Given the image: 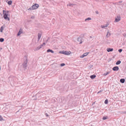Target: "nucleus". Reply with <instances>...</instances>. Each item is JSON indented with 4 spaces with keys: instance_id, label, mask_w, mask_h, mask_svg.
<instances>
[{
    "instance_id": "1",
    "label": "nucleus",
    "mask_w": 126,
    "mask_h": 126,
    "mask_svg": "<svg viewBox=\"0 0 126 126\" xmlns=\"http://www.w3.org/2000/svg\"><path fill=\"white\" fill-rule=\"evenodd\" d=\"M9 11H7L3 10V17L4 19L6 20L9 21L10 20V18L8 17L9 16Z\"/></svg>"
},
{
    "instance_id": "2",
    "label": "nucleus",
    "mask_w": 126,
    "mask_h": 126,
    "mask_svg": "<svg viewBox=\"0 0 126 126\" xmlns=\"http://www.w3.org/2000/svg\"><path fill=\"white\" fill-rule=\"evenodd\" d=\"M39 7V5L37 4H35L31 7L29 8L28 10H32L37 9Z\"/></svg>"
},
{
    "instance_id": "3",
    "label": "nucleus",
    "mask_w": 126,
    "mask_h": 126,
    "mask_svg": "<svg viewBox=\"0 0 126 126\" xmlns=\"http://www.w3.org/2000/svg\"><path fill=\"white\" fill-rule=\"evenodd\" d=\"M59 53L63 54L65 55H69L71 53V52L70 51H66L63 50L60 51Z\"/></svg>"
},
{
    "instance_id": "4",
    "label": "nucleus",
    "mask_w": 126,
    "mask_h": 126,
    "mask_svg": "<svg viewBox=\"0 0 126 126\" xmlns=\"http://www.w3.org/2000/svg\"><path fill=\"white\" fill-rule=\"evenodd\" d=\"M121 20V17L120 16H118L115 18V22H118Z\"/></svg>"
},
{
    "instance_id": "5",
    "label": "nucleus",
    "mask_w": 126,
    "mask_h": 126,
    "mask_svg": "<svg viewBox=\"0 0 126 126\" xmlns=\"http://www.w3.org/2000/svg\"><path fill=\"white\" fill-rule=\"evenodd\" d=\"M43 45H45V43H43V45H40L39 47H37V48H36L35 49V50H34L35 51H37V50H39L40 48H41L42 47Z\"/></svg>"
},
{
    "instance_id": "6",
    "label": "nucleus",
    "mask_w": 126,
    "mask_h": 126,
    "mask_svg": "<svg viewBox=\"0 0 126 126\" xmlns=\"http://www.w3.org/2000/svg\"><path fill=\"white\" fill-rule=\"evenodd\" d=\"M119 69V67L117 66L114 67L112 68L113 70L115 71H117Z\"/></svg>"
},
{
    "instance_id": "7",
    "label": "nucleus",
    "mask_w": 126,
    "mask_h": 126,
    "mask_svg": "<svg viewBox=\"0 0 126 126\" xmlns=\"http://www.w3.org/2000/svg\"><path fill=\"white\" fill-rule=\"evenodd\" d=\"M110 33L109 32V31L107 33V34L106 35V37L107 38H108L109 37L110 35Z\"/></svg>"
},
{
    "instance_id": "8",
    "label": "nucleus",
    "mask_w": 126,
    "mask_h": 126,
    "mask_svg": "<svg viewBox=\"0 0 126 126\" xmlns=\"http://www.w3.org/2000/svg\"><path fill=\"white\" fill-rule=\"evenodd\" d=\"M88 53H84L82 55L80 56V57L81 58H83L84 57L88 55Z\"/></svg>"
},
{
    "instance_id": "9",
    "label": "nucleus",
    "mask_w": 126,
    "mask_h": 126,
    "mask_svg": "<svg viewBox=\"0 0 126 126\" xmlns=\"http://www.w3.org/2000/svg\"><path fill=\"white\" fill-rule=\"evenodd\" d=\"M41 34L40 33H39L38 35V39L39 40L41 38Z\"/></svg>"
},
{
    "instance_id": "10",
    "label": "nucleus",
    "mask_w": 126,
    "mask_h": 126,
    "mask_svg": "<svg viewBox=\"0 0 126 126\" xmlns=\"http://www.w3.org/2000/svg\"><path fill=\"white\" fill-rule=\"evenodd\" d=\"M107 50L108 52L112 51L113 50V49L112 48H108L107 49Z\"/></svg>"
},
{
    "instance_id": "11",
    "label": "nucleus",
    "mask_w": 126,
    "mask_h": 126,
    "mask_svg": "<svg viewBox=\"0 0 126 126\" xmlns=\"http://www.w3.org/2000/svg\"><path fill=\"white\" fill-rule=\"evenodd\" d=\"M109 25V24L108 22L106 24H104V25H103V28L107 27Z\"/></svg>"
},
{
    "instance_id": "12",
    "label": "nucleus",
    "mask_w": 126,
    "mask_h": 126,
    "mask_svg": "<svg viewBox=\"0 0 126 126\" xmlns=\"http://www.w3.org/2000/svg\"><path fill=\"white\" fill-rule=\"evenodd\" d=\"M96 77V76L95 75H92L91 76H90V78L92 79H93L94 78H95Z\"/></svg>"
},
{
    "instance_id": "13",
    "label": "nucleus",
    "mask_w": 126,
    "mask_h": 126,
    "mask_svg": "<svg viewBox=\"0 0 126 126\" xmlns=\"http://www.w3.org/2000/svg\"><path fill=\"white\" fill-rule=\"evenodd\" d=\"M47 52H51V53H53L54 52V51L50 49H48L47 50Z\"/></svg>"
},
{
    "instance_id": "14",
    "label": "nucleus",
    "mask_w": 126,
    "mask_h": 126,
    "mask_svg": "<svg viewBox=\"0 0 126 126\" xmlns=\"http://www.w3.org/2000/svg\"><path fill=\"white\" fill-rule=\"evenodd\" d=\"M120 81L122 83H123L125 81V79H121L120 80Z\"/></svg>"
},
{
    "instance_id": "15",
    "label": "nucleus",
    "mask_w": 126,
    "mask_h": 126,
    "mask_svg": "<svg viewBox=\"0 0 126 126\" xmlns=\"http://www.w3.org/2000/svg\"><path fill=\"white\" fill-rule=\"evenodd\" d=\"M121 63V61H120L119 60L116 63V65H118L120 64Z\"/></svg>"
},
{
    "instance_id": "16",
    "label": "nucleus",
    "mask_w": 126,
    "mask_h": 126,
    "mask_svg": "<svg viewBox=\"0 0 126 126\" xmlns=\"http://www.w3.org/2000/svg\"><path fill=\"white\" fill-rule=\"evenodd\" d=\"M110 73V71L107 72L106 73H105L104 74V75L105 76H106L108 74H109Z\"/></svg>"
},
{
    "instance_id": "17",
    "label": "nucleus",
    "mask_w": 126,
    "mask_h": 126,
    "mask_svg": "<svg viewBox=\"0 0 126 126\" xmlns=\"http://www.w3.org/2000/svg\"><path fill=\"white\" fill-rule=\"evenodd\" d=\"M12 3V1L10 0L8 1V4H9V5H11V4Z\"/></svg>"
},
{
    "instance_id": "18",
    "label": "nucleus",
    "mask_w": 126,
    "mask_h": 126,
    "mask_svg": "<svg viewBox=\"0 0 126 126\" xmlns=\"http://www.w3.org/2000/svg\"><path fill=\"white\" fill-rule=\"evenodd\" d=\"M3 30V28L2 26L0 28V31L1 32H2Z\"/></svg>"
},
{
    "instance_id": "19",
    "label": "nucleus",
    "mask_w": 126,
    "mask_h": 126,
    "mask_svg": "<svg viewBox=\"0 0 126 126\" xmlns=\"http://www.w3.org/2000/svg\"><path fill=\"white\" fill-rule=\"evenodd\" d=\"M4 41V39L2 38H1L0 39V42H3Z\"/></svg>"
},
{
    "instance_id": "20",
    "label": "nucleus",
    "mask_w": 126,
    "mask_h": 126,
    "mask_svg": "<svg viewBox=\"0 0 126 126\" xmlns=\"http://www.w3.org/2000/svg\"><path fill=\"white\" fill-rule=\"evenodd\" d=\"M108 118L107 116H106V117H103V120H105L106 119H107Z\"/></svg>"
},
{
    "instance_id": "21",
    "label": "nucleus",
    "mask_w": 126,
    "mask_h": 126,
    "mask_svg": "<svg viewBox=\"0 0 126 126\" xmlns=\"http://www.w3.org/2000/svg\"><path fill=\"white\" fill-rule=\"evenodd\" d=\"M91 18H88L86 19H85V20H91Z\"/></svg>"
},
{
    "instance_id": "22",
    "label": "nucleus",
    "mask_w": 126,
    "mask_h": 126,
    "mask_svg": "<svg viewBox=\"0 0 126 126\" xmlns=\"http://www.w3.org/2000/svg\"><path fill=\"white\" fill-rule=\"evenodd\" d=\"M122 50V49H120L118 50V51L119 52H121Z\"/></svg>"
},
{
    "instance_id": "23",
    "label": "nucleus",
    "mask_w": 126,
    "mask_h": 126,
    "mask_svg": "<svg viewBox=\"0 0 126 126\" xmlns=\"http://www.w3.org/2000/svg\"><path fill=\"white\" fill-rule=\"evenodd\" d=\"M65 65V64L64 63H62V64H61V66H63Z\"/></svg>"
},
{
    "instance_id": "24",
    "label": "nucleus",
    "mask_w": 126,
    "mask_h": 126,
    "mask_svg": "<svg viewBox=\"0 0 126 126\" xmlns=\"http://www.w3.org/2000/svg\"><path fill=\"white\" fill-rule=\"evenodd\" d=\"M19 32H21V33H22V30L20 29Z\"/></svg>"
},
{
    "instance_id": "25",
    "label": "nucleus",
    "mask_w": 126,
    "mask_h": 126,
    "mask_svg": "<svg viewBox=\"0 0 126 126\" xmlns=\"http://www.w3.org/2000/svg\"><path fill=\"white\" fill-rule=\"evenodd\" d=\"M3 120V119L1 116H0V121H1Z\"/></svg>"
},
{
    "instance_id": "26",
    "label": "nucleus",
    "mask_w": 126,
    "mask_h": 126,
    "mask_svg": "<svg viewBox=\"0 0 126 126\" xmlns=\"http://www.w3.org/2000/svg\"><path fill=\"white\" fill-rule=\"evenodd\" d=\"M108 102V100L107 99H106L105 102Z\"/></svg>"
},
{
    "instance_id": "27",
    "label": "nucleus",
    "mask_w": 126,
    "mask_h": 126,
    "mask_svg": "<svg viewBox=\"0 0 126 126\" xmlns=\"http://www.w3.org/2000/svg\"><path fill=\"white\" fill-rule=\"evenodd\" d=\"M21 34V32H19L18 33V34H17V35L18 36H19V35H20V34Z\"/></svg>"
},
{
    "instance_id": "28",
    "label": "nucleus",
    "mask_w": 126,
    "mask_h": 126,
    "mask_svg": "<svg viewBox=\"0 0 126 126\" xmlns=\"http://www.w3.org/2000/svg\"><path fill=\"white\" fill-rule=\"evenodd\" d=\"M79 40H81V38H79L78 39V41H79Z\"/></svg>"
},
{
    "instance_id": "29",
    "label": "nucleus",
    "mask_w": 126,
    "mask_h": 126,
    "mask_svg": "<svg viewBox=\"0 0 126 126\" xmlns=\"http://www.w3.org/2000/svg\"><path fill=\"white\" fill-rule=\"evenodd\" d=\"M45 115H46V116H48V114L47 113H46L45 114Z\"/></svg>"
},
{
    "instance_id": "30",
    "label": "nucleus",
    "mask_w": 126,
    "mask_h": 126,
    "mask_svg": "<svg viewBox=\"0 0 126 126\" xmlns=\"http://www.w3.org/2000/svg\"><path fill=\"white\" fill-rule=\"evenodd\" d=\"M96 14H98V12L97 11H96Z\"/></svg>"
},
{
    "instance_id": "31",
    "label": "nucleus",
    "mask_w": 126,
    "mask_h": 126,
    "mask_svg": "<svg viewBox=\"0 0 126 126\" xmlns=\"http://www.w3.org/2000/svg\"><path fill=\"white\" fill-rule=\"evenodd\" d=\"M82 43V42H81L79 44H81Z\"/></svg>"
},
{
    "instance_id": "32",
    "label": "nucleus",
    "mask_w": 126,
    "mask_h": 126,
    "mask_svg": "<svg viewBox=\"0 0 126 126\" xmlns=\"http://www.w3.org/2000/svg\"><path fill=\"white\" fill-rule=\"evenodd\" d=\"M106 104H107L108 103H105Z\"/></svg>"
}]
</instances>
